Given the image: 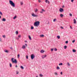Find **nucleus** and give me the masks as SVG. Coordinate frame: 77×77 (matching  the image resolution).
<instances>
[{
	"mask_svg": "<svg viewBox=\"0 0 77 77\" xmlns=\"http://www.w3.org/2000/svg\"><path fill=\"white\" fill-rule=\"evenodd\" d=\"M35 57V55H34V54H32L31 55V58L32 60H33V59Z\"/></svg>",
	"mask_w": 77,
	"mask_h": 77,
	"instance_id": "4",
	"label": "nucleus"
},
{
	"mask_svg": "<svg viewBox=\"0 0 77 77\" xmlns=\"http://www.w3.org/2000/svg\"><path fill=\"white\" fill-rule=\"evenodd\" d=\"M33 29H34V28L33 27V26H31V30H33Z\"/></svg>",
	"mask_w": 77,
	"mask_h": 77,
	"instance_id": "26",
	"label": "nucleus"
},
{
	"mask_svg": "<svg viewBox=\"0 0 77 77\" xmlns=\"http://www.w3.org/2000/svg\"><path fill=\"white\" fill-rule=\"evenodd\" d=\"M45 2L46 3H48V4H49V3H50V2H49V1L47 0H46L45 1Z\"/></svg>",
	"mask_w": 77,
	"mask_h": 77,
	"instance_id": "8",
	"label": "nucleus"
},
{
	"mask_svg": "<svg viewBox=\"0 0 77 77\" xmlns=\"http://www.w3.org/2000/svg\"><path fill=\"white\" fill-rule=\"evenodd\" d=\"M40 37H42V38H43L44 37V35H40Z\"/></svg>",
	"mask_w": 77,
	"mask_h": 77,
	"instance_id": "13",
	"label": "nucleus"
},
{
	"mask_svg": "<svg viewBox=\"0 0 77 77\" xmlns=\"http://www.w3.org/2000/svg\"><path fill=\"white\" fill-rule=\"evenodd\" d=\"M73 21H74L73 23L74 24H76V20L75 19H73Z\"/></svg>",
	"mask_w": 77,
	"mask_h": 77,
	"instance_id": "9",
	"label": "nucleus"
},
{
	"mask_svg": "<svg viewBox=\"0 0 77 77\" xmlns=\"http://www.w3.org/2000/svg\"><path fill=\"white\" fill-rule=\"evenodd\" d=\"M10 68H11V67H12V64L11 63H10Z\"/></svg>",
	"mask_w": 77,
	"mask_h": 77,
	"instance_id": "32",
	"label": "nucleus"
},
{
	"mask_svg": "<svg viewBox=\"0 0 77 77\" xmlns=\"http://www.w3.org/2000/svg\"><path fill=\"white\" fill-rule=\"evenodd\" d=\"M55 21H57V19H54L53 20L54 22H55Z\"/></svg>",
	"mask_w": 77,
	"mask_h": 77,
	"instance_id": "23",
	"label": "nucleus"
},
{
	"mask_svg": "<svg viewBox=\"0 0 77 77\" xmlns=\"http://www.w3.org/2000/svg\"><path fill=\"white\" fill-rule=\"evenodd\" d=\"M39 76L41 77H43V75H42L41 74H40L39 75Z\"/></svg>",
	"mask_w": 77,
	"mask_h": 77,
	"instance_id": "28",
	"label": "nucleus"
},
{
	"mask_svg": "<svg viewBox=\"0 0 77 77\" xmlns=\"http://www.w3.org/2000/svg\"><path fill=\"white\" fill-rule=\"evenodd\" d=\"M67 64L68 65V66H70V64H69V63H67Z\"/></svg>",
	"mask_w": 77,
	"mask_h": 77,
	"instance_id": "36",
	"label": "nucleus"
},
{
	"mask_svg": "<svg viewBox=\"0 0 77 77\" xmlns=\"http://www.w3.org/2000/svg\"><path fill=\"white\" fill-rule=\"evenodd\" d=\"M69 15H70V17H72V14H71V13L69 14Z\"/></svg>",
	"mask_w": 77,
	"mask_h": 77,
	"instance_id": "33",
	"label": "nucleus"
},
{
	"mask_svg": "<svg viewBox=\"0 0 77 77\" xmlns=\"http://www.w3.org/2000/svg\"><path fill=\"white\" fill-rule=\"evenodd\" d=\"M34 10L35 12H37V11H38V9L37 8H36Z\"/></svg>",
	"mask_w": 77,
	"mask_h": 77,
	"instance_id": "15",
	"label": "nucleus"
},
{
	"mask_svg": "<svg viewBox=\"0 0 77 77\" xmlns=\"http://www.w3.org/2000/svg\"><path fill=\"white\" fill-rule=\"evenodd\" d=\"M4 51L5 52V53H8L9 52V51H8L7 50H4Z\"/></svg>",
	"mask_w": 77,
	"mask_h": 77,
	"instance_id": "14",
	"label": "nucleus"
},
{
	"mask_svg": "<svg viewBox=\"0 0 77 77\" xmlns=\"http://www.w3.org/2000/svg\"><path fill=\"white\" fill-rule=\"evenodd\" d=\"M25 45L26 46V47H27V44H25Z\"/></svg>",
	"mask_w": 77,
	"mask_h": 77,
	"instance_id": "52",
	"label": "nucleus"
},
{
	"mask_svg": "<svg viewBox=\"0 0 77 77\" xmlns=\"http://www.w3.org/2000/svg\"><path fill=\"white\" fill-rule=\"evenodd\" d=\"M59 11L60 12H63V9L60 8V9L59 10Z\"/></svg>",
	"mask_w": 77,
	"mask_h": 77,
	"instance_id": "6",
	"label": "nucleus"
},
{
	"mask_svg": "<svg viewBox=\"0 0 77 77\" xmlns=\"http://www.w3.org/2000/svg\"><path fill=\"white\" fill-rule=\"evenodd\" d=\"M38 2L39 3H41V1H40V0H38Z\"/></svg>",
	"mask_w": 77,
	"mask_h": 77,
	"instance_id": "42",
	"label": "nucleus"
},
{
	"mask_svg": "<svg viewBox=\"0 0 77 77\" xmlns=\"http://www.w3.org/2000/svg\"><path fill=\"white\" fill-rule=\"evenodd\" d=\"M61 28L62 29H63V27H62V26L61 27Z\"/></svg>",
	"mask_w": 77,
	"mask_h": 77,
	"instance_id": "46",
	"label": "nucleus"
},
{
	"mask_svg": "<svg viewBox=\"0 0 77 77\" xmlns=\"http://www.w3.org/2000/svg\"><path fill=\"white\" fill-rule=\"evenodd\" d=\"M0 41H1V42H2V39H1V38H0Z\"/></svg>",
	"mask_w": 77,
	"mask_h": 77,
	"instance_id": "48",
	"label": "nucleus"
},
{
	"mask_svg": "<svg viewBox=\"0 0 77 77\" xmlns=\"http://www.w3.org/2000/svg\"><path fill=\"white\" fill-rule=\"evenodd\" d=\"M26 57L27 59H29V57L28 56H26Z\"/></svg>",
	"mask_w": 77,
	"mask_h": 77,
	"instance_id": "35",
	"label": "nucleus"
},
{
	"mask_svg": "<svg viewBox=\"0 0 77 77\" xmlns=\"http://www.w3.org/2000/svg\"><path fill=\"white\" fill-rule=\"evenodd\" d=\"M60 17H63V14H60Z\"/></svg>",
	"mask_w": 77,
	"mask_h": 77,
	"instance_id": "16",
	"label": "nucleus"
},
{
	"mask_svg": "<svg viewBox=\"0 0 77 77\" xmlns=\"http://www.w3.org/2000/svg\"><path fill=\"white\" fill-rule=\"evenodd\" d=\"M28 37L29 38V39L30 40H31L32 39V38H31V37H30V36L29 35Z\"/></svg>",
	"mask_w": 77,
	"mask_h": 77,
	"instance_id": "17",
	"label": "nucleus"
},
{
	"mask_svg": "<svg viewBox=\"0 0 77 77\" xmlns=\"http://www.w3.org/2000/svg\"><path fill=\"white\" fill-rule=\"evenodd\" d=\"M72 43H74V42H75V40H73L72 41Z\"/></svg>",
	"mask_w": 77,
	"mask_h": 77,
	"instance_id": "40",
	"label": "nucleus"
},
{
	"mask_svg": "<svg viewBox=\"0 0 77 77\" xmlns=\"http://www.w3.org/2000/svg\"><path fill=\"white\" fill-rule=\"evenodd\" d=\"M70 27L71 29H72V27H71V26H70Z\"/></svg>",
	"mask_w": 77,
	"mask_h": 77,
	"instance_id": "51",
	"label": "nucleus"
},
{
	"mask_svg": "<svg viewBox=\"0 0 77 77\" xmlns=\"http://www.w3.org/2000/svg\"><path fill=\"white\" fill-rule=\"evenodd\" d=\"M16 35H18V31H16Z\"/></svg>",
	"mask_w": 77,
	"mask_h": 77,
	"instance_id": "25",
	"label": "nucleus"
},
{
	"mask_svg": "<svg viewBox=\"0 0 77 77\" xmlns=\"http://www.w3.org/2000/svg\"><path fill=\"white\" fill-rule=\"evenodd\" d=\"M72 51L73 53H75L76 51L75 49H73Z\"/></svg>",
	"mask_w": 77,
	"mask_h": 77,
	"instance_id": "21",
	"label": "nucleus"
},
{
	"mask_svg": "<svg viewBox=\"0 0 77 77\" xmlns=\"http://www.w3.org/2000/svg\"><path fill=\"white\" fill-rule=\"evenodd\" d=\"M15 66L16 68H17V67H18V66H17V65H16Z\"/></svg>",
	"mask_w": 77,
	"mask_h": 77,
	"instance_id": "55",
	"label": "nucleus"
},
{
	"mask_svg": "<svg viewBox=\"0 0 77 77\" xmlns=\"http://www.w3.org/2000/svg\"><path fill=\"white\" fill-rule=\"evenodd\" d=\"M18 37H19V38H20L21 35H18Z\"/></svg>",
	"mask_w": 77,
	"mask_h": 77,
	"instance_id": "44",
	"label": "nucleus"
},
{
	"mask_svg": "<svg viewBox=\"0 0 77 77\" xmlns=\"http://www.w3.org/2000/svg\"><path fill=\"white\" fill-rule=\"evenodd\" d=\"M20 68L22 69H24V67L22 66H20Z\"/></svg>",
	"mask_w": 77,
	"mask_h": 77,
	"instance_id": "18",
	"label": "nucleus"
},
{
	"mask_svg": "<svg viewBox=\"0 0 77 77\" xmlns=\"http://www.w3.org/2000/svg\"><path fill=\"white\" fill-rule=\"evenodd\" d=\"M32 17H38V15H36L34 13L32 14Z\"/></svg>",
	"mask_w": 77,
	"mask_h": 77,
	"instance_id": "5",
	"label": "nucleus"
},
{
	"mask_svg": "<svg viewBox=\"0 0 77 77\" xmlns=\"http://www.w3.org/2000/svg\"><path fill=\"white\" fill-rule=\"evenodd\" d=\"M36 77H38V76L37 75L36 76Z\"/></svg>",
	"mask_w": 77,
	"mask_h": 77,
	"instance_id": "59",
	"label": "nucleus"
},
{
	"mask_svg": "<svg viewBox=\"0 0 77 77\" xmlns=\"http://www.w3.org/2000/svg\"><path fill=\"white\" fill-rule=\"evenodd\" d=\"M54 74L57 75V73L55 72L54 73Z\"/></svg>",
	"mask_w": 77,
	"mask_h": 77,
	"instance_id": "38",
	"label": "nucleus"
},
{
	"mask_svg": "<svg viewBox=\"0 0 77 77\" xmlns=\"http://www.w3.org/2000/svg\"><path fill=\"white\" fill-rule=\"evenodd\" d=\"M54 51H57V49H56V48H55L54 49Z\"/></svg>",
	"mask_w": 77,
	"mask_h": 77,
	"instance_id": "34",
	"label": "nucleus"
},
{
	"mask_svg": "<svg viewBox=\"0 0 77 77\" xmlns=\"http://www.w3.org/2000/svg\"><path fill=\"white\" fill-rule=\"evenodd\" d=\"M40 23V22L39 21H36L34 23V26H35V27H38V26H39Z\"/></svg>",
	"mask_w": 77,
	"mask_h": 77,
	"instance_id": "2",
	"label": "nucleus"
},
{
	"mask_svg": "<svg viewBox=\"0 0 77 77\" xmlns=\"http://www.w3.org/2000/svg\"><path fill=\"white\" fill-rule=\"evenodd\" d=\"M42 11H43V12H45V10H44V9H42Z\"/></svg>",
	"mask_w": 77,
	"mask_h": 77,
	"instance_id": "39",
	"label": "nucleus"
},
{
	"mask_svg": "<svg viewBox=\"0 0 77 77\" xmlns=\"http://www.w3.org/2000/svg\"><path fill=\"white\" fill-rule=\"evenodd\" d=\"M2 37L3 38H6V36L5 35H3L2 36Z\"/></svg>",
	"mask_w": 77,
	"mask_h": 77,
	"instance_id": "30",
	"label": "nucleus"
},
{
	"mask_svg": "<svg viewBox=\"0 0 77 77\" xmlns=\"http://www.w3.org/2000/svg\"><path fill=\"white\" fill-rule=\"evenodd\" d=\"M62 65H63V63H61L59 64V65L60 66Z\"/></svg>",
	"mask_w": 77,
	"mask_h": 77,
	"instance_id": "31",
	"label": "nucleus"
},
{
	"mask_svg": "<svg viewBox=\"0 0 77 77\" xmlns=\"http://www.w3.org/2000/svg\"><path fill=\"white\" fill-rule=\"evenodd\" d=\"M53 51V49L52 48L51 49V51Z\"/></svg>",
	"mask_w": 77,
	"mask_h": 77,
	"instance_id": "45",
	"label": "nucleus"
},
{
	"mask_svg": "<svg viewBox=\"0 0 77 77\" xmlns=\"http://www.w3.org/2000/svg\"><path fill=\"white\" fill-rule=\"evenodd\" d=\"M20 5H23V2H20Z\"/></svg>",
	"mask_w": 77,
	"mask_h": 77,
	"instance_id": "37",
	"label": "nucleus"
},
{
	"mask_svg": "<svg viewBox=\"0 0 77 77\" xmlns=\"http://www.w3.org/2000/svg\"><path fill=\"white\" fill-rule=\"evenodd\" d=\"M20 54H18L17 55V58H19V57H20Z\"/></svg>",
	"mask_w": 77,
	"mask_h": 77,
	"instance_id": "29",
	"label": "nucleus"
},
{
	"mask_svg": "<svg viewBox=\"0 0 77 77\" xmlns=\"http://www.w3.org/2000/svg\"><path fill=\"white\" fill-rule=\"evenodd\" d=\"M64 7H65V6H64V5H63V6H62V8H64Z\"/></svg>",
	"mask_w": 77,
	"mask_h": 77,
	"instance_id": "54",
	"label": "nucleus"
},
{
	"mask_svg": "<svg viewBox=\"0 0 77 77\" xmlns=\"http://www.w3.org/2000/svg\"><path fill=\"white\" fill-rule=\"evenodd\" d=\"M26 46L25 45H23V46L22 47V48H23V49H25L26 48Z\"/></svg>",
	"mask_w": 77,
	"mask_h": 77,
	"instance_id": "10",
	"label": "nucleus"
},
{
	"mask_svg": "<svg viewBox=\"0 0 77 77\" xmlns=\"http://www.w3.org/2000/svg\"><path fill=\"white\" fill-rule=\"evenodd\" d=\"M11 49V50H13V48L12 47H11L10 48Z\"/></svg>",
	"mask_w": 77,
	"mask_h": 77,
	"instance_id": "53",
	"label": "nucleus"
},
{
	"mask_svg": "<svg viewBox=\"0 0 77 77\" xmlns=\"http://www.w3.org/2000/svg\"><path fill=\"white\" fill-rule=\"evenodd\" d=\"M32 0L34 1V0Z\"/></svg>",
	"mask_w": 77,
	"mask_h": 77,
	"instance_id": "60",
	"label": "nucleus"
},
{
	"mask_svg": "<svg viewBox=\"0 0 77 77\" xmlns=\"http://www.w3.org/2000/svg\"><path fill=\"white\" fill-rule=\"evenodd\" d=\"M9 4L10 5H11V6H13L14 8H15V3H14L11 0H10L9 1Z\"/></svg>",
	"mask_w": 77,
	"mask_h": 77,
	"instance_id": "1",
	"label": "nucleus"
},
{
	"mask_svg": "<svg viewBox=\"0 0 77 77\" xmlns=\"http://www.w3.org/2000/svg\"><path fill=\"white\" fill-rule=\"evenodd\" d=\"M18 73H19V72H16V74H18Z\"/></svg>",
	"mask_w": 77,
	"mask_h": 77,
	"instance_id": "43",
	"label": "nucleus"
},
{
	"mask_svg": "<svg viewBox=\"0 0 77 77\" xmlns=\"http://www.w3.org/2000/svg\"><path fill=\"white\" fill-rule=\"evenodd\" d=\"M1 16H0V19L1 18Z\"/></svg>",
	"mask_w": 77,
	"mask_h": 77,
	"instance_id": "58",
	"label": "nucleus"
},
{
	"mask_svg": "<svg viewBox=\"0 0 77 77\" xmlns=\"http://www.w3.org/2000/svg\"><path fill=\"white\" fill-rule=\"evenodd\" d=\"M11 61L13 63H17V61L16 59H15L14 58H11Z\"/></svg>",
	"mask_w": 77,
	"mask_h": 77,
	"instance_id": "3",
	"label": "nucleus"
},
{
	"mask_svg": "<svg viewBox=\"0 0 77 77\" xmlns=\"http://www.w3.org/2000/svg\"><path fill=\"white\" fill-rule=\"evenodd\" d=\"M18 40L19 39V38H16Z\"/></svg>",
	"mask_w": 77,
	"mask_h": 77,
	"instance_id": "57",
	"label": "nucleus"
},
{
	"mask_svg": "<svg viewBox=\"0 0 77 77\" xmlns=\"http://www.w3.org/2000/svg\"><path fill=\"white\" fill-rule=\"evenodd\" d=\"M2 21H6V19L5 18H3L2 19Z\"/></svg>",
	"mask_w": 77,
	"mask_h": 77,
	"instance_id": "11",
	"label": "nucleus"
},
{
	"mask_svg": "<svg viewBox=\"0 0 77 77\" xmlns=\"http://www.w3.org/2000/svg\"><path fill=\"white\" fill-rule=\"evenodd\" d=\"M57 37L58 39H60V37L59 35L57 36Z\"/></svg>",
	"mask_w": 77,
	"mask_h": 77,
	"instance_id": "20",
	"label": "nucleus"
},
{
	"mask_svg": "<svg viewBox=\"0 0 77 77\" xmlns=\"http://www.w3.org/2000/svg\"><path fill=\"white\" fill-rule=\"evenodd\" d=\"M25 42H27L26 41H25Z\"/></svg>",
	"mask_w": 77,
	"mask_h": 77,
	"instance_id": "56",
	"label": "nucleus"
},
{
	"mask_svg": "<svg viewBox=\"0 0 77 77\" xmlns=\"http://www.w3.org/2000/svg\"><path fill=\"white\" fill-rule=\"evenodd\" d=\"M17 18V16H15V17L13 18L14 20H15Z\"/></svg>",
	"mask_w": 77,
	"mask_h": 77,
	"instance_id": "19",
	"label": "nucleus"
},
{
	"mask_svg": "<svg viewBox=\"0 0 77 77\" xmlns=\"http://www.w3.org/2000/svg\"><path fill=\"white\" fill-rule=\"evenodd\" d=\"M45 52V51L43 50H41L40 51V52L41 53H44Z\"/></svg>",
	"mask_w": 77,
	"mask_h": 77,
	"instance_id": "12",
	"label": "nucleus"
},
{
	"mask_svg": "<svg viewBox=\"0 0 77 77\" xmlns=\"http://www.w3.org/2000/svg\"><path fill=\"white\" fill-rule=\"evenodd\" d=\"M64 49H66V48H67V46H65L64 47Z\"/></svg>",
	"mask_w": 77,
	"mask_h": 77,
	"instance_id": "24",
	"label": "nucleus"
},
{
	"mask_svg": "<svg viewBox=\"0 0 77 77\" xmlns=\"http://www.w3.org/2000/svg\"><path fill=\"white\" fill-rule=\"evenodd\" d=\"M68 41H66V44H68Z\"/></svg>",
	"mask_w": 77,
	"mask_h": 77,
	"instance_id": "41",
	"label": "nucleus"
},
{
	"mask_svg": "<svg viewBox=\"0 0 77 77\" xmlns=\"http://www.w3.org/2000/svg\"><path fill=\"white\" fill-rule=\"evenodd\" d=\"M73 1H74V0H71V2H73Z\"/></svg>",
	"mask_w": 77,
	"mask_h": 77,
	"instance_id": "50",
	"label": "nucleus"
},
{
	"mask_svg": "<svg viewBox=\"0 0 77 77\" xmlns=\"http://www.w3.org/2000/svg\"><path fill=\"white\" fill-rule=\"evenodd\" d=\"M47 57L46 55H43L42 56V59H44V58H45V57Z\"/></svg>",
	"mask_w": 77,
	"mask_h": 77,
	"instance_id": "7",
	"label": "nucleus"
},
{
	"mask_svg": "<svg viewBox=\"0 0 77 77\" xmlns=\"http://www.w3.org/2000/svg\"><path fill=\"white\" fill-rule=\"evenodd\" d=\"M40 13L41 14H42V13H43V12H42V11H40Z\"/></svg>",
	"mask_w": 77,
	"mask_h": 77,
	"instance_id": "49",
	"label": "nucleus"
},
{
	"mask_svg": "<svg viewBox=\"0 0 77 77\" xmlns=\"http://www.w3.org/2000/svg\"><path fill=\"white\" fill-rule=\"evenodd\" d=\"M60 74H61V75H62V74H63V73H62V72H60Z\"/></svg>",
	"mask_w": 77,
	"mask_h": 77,
	"instance_id": "47",
	"label": "nucleus"
},
{
	"mask_svg": "<svg viewBox=\"0 0 77 77\" xmlns=\"http://www.w3.org/2000/svg\"><path fill=\"white\" fill-rule=\"evenodd\" d=\"M57 69H60V68L59 67V66H57Z\"/></svg>",
	"mask_w": 77,
	"mask_h": 77,
	"instance_id": "22",
	"label": "nucleus"
},
{
	"mask_svg": "<svg viewBox=\"0 0 77 77\" xmlns=\"http://www.w3.org/2000/svg\"><path fill=\"white\" fill-rule=\"evenodd\" d=\"M0 15H3V14L2 13V12L1 11H0Z\"/></svg>",
	"mask_w": 77,
	"mask_h": 77,
	"instance_id": "27",
	"label": "nucleus"
}]
</instances>
